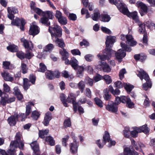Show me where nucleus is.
<instances>
[{
	"mask_svg": "<svg viewBox=\"0 0 155 155\" xmlns=\"http://www.w3.org/2000/svg\"><path fill=\"white\" fill-rule=\"evenodd\" d=\"M21 135L18 132L16 133L15 136V140L11 141L9 149L6 152L4 150L0 149V153L2 155H16L15 149L18 147L22 149L24 145V143L21 140Z\"/></svg>",
	"mask_w": 155,
	"mask_h": 155,
	"instance_id": "f257e3e1",
	"label": "nucleus"
},
{
	"mask_svg": "<svg viewBox=\"0 0 155 155\" xmlns=\"http://www.w3.org/2000/svg\"><path fill=\"white\" fill-rule=\"evenodd\" d=\"M114 54L118 61L121 62L122 59L125 56L126 53L125 51L121 49L118 50L116 53L112 49H109L107 50L105 54L104 53L101 55L100 54H97V56L101 60L104 61L109 60L110 57Z\"/></svg>",
	"mask_w": 155,
	"mask_h": 155,
	"instance_id": "f03ea898",
	"label": "nucleus"
},
{
	"mask_svg": "<svg viewBox=\"0 0 155 155\" xmlns=\"http://www.w3.org/2000/svg\"><path fill=\"white\" fill-rule=\"evenodd\" d=\"M137 76L141 80L144 79L147 82L143 84V88L145 90H147L149 88H151L152 84L150 81V78L148 74L142 69H140L137 70Z\"/></svg>",
	"mask_w": 155,
	"mask_h": 155,
	"instance_id": "7ed1b4c3",
	"label": "nucleus"
},
{
	"mask_svg": "<svg viewBox=\"0 0 155 155\" xmlns=\"http://www.w3.org/2000/svg\"><path fill=\"white\" fill-rule=\"evenodd\" d=\"M49 31L51 34L52 39L61 37L62 35V29L58 25H54L53 27H49Z\"/></svg>",
	"mask_w": 155,
	"mask_h": 155,
	"instance_id": "20e7f679",
	"label": "nucleus"
},
{
	"mask_svg": "<svg viewBox=\"0 0 155 155\" xmlns=\"http://www.w3.org/2000/svg\"><path fill=\"white\" fill-rule=\"evenodd\" d=\"M120 9L121 10L120 12L124 14L127 15L128 17L132 18L137 23L140 21L138 19L137 12L134 11L132 13L129 12L126 5L122 9Z\"/></svg>",
	"mask_w": 155,
	"mask_h": 155,
	"instance_id": "39448f33",
	"label": "nucleus"
},
{
	"mask_svg": "<svg viewBox=\"0 0 155 155\" xmlns=\"http://www.w3.org/2000/svg\"><path fill=\"white\" fill-rule=\"evenodd\" d=\"M34 105V104L31 102H29L27 103L26 107V115L24 114H21L19 115H17L16 116V118H21L22 121L24 120L25 118H26L27 116L29 115L30 114L31 107Z\"/></svg>",
	"mask_w": 155,
	"mask_h": 155,
	"instance_id": "423d86ee",
	"label": "nucleus"
},
{
	"mask_svg": "<svg viewBox=\"0 0 155 155\" xmlns=\"http://www.w3.org/2000/svg\"><path fill=\"white\" fill-rule=\"evenodd\" d=\"M116 40V37L114 36H107L106 39V48L105 50L103 51V54L104 53L105 54L107 53V50L111 49L110 47H111L110 45L113 44L114 42H115Z\"/></svg>",
	"mask_w": 155,
	"mask_h": 155,
	"instance_id": "0eeeda50",
	"label": "nucleus"
},
{
	"mask_svg": "<svg viewBox=\"0 0 155 155\" xmlns=\"http://www.w3.org/2000/svg\"><path fill=\"white\" fill-rule=\"evenodd\" d=\"M1 104L3 105H5L7 103H9L13 102L15 100L14 97L8 98V95L6 93L3 92L2 94Z\"/></svg>",
	"mask_w": 155,
	"mask_h": 155,
	"instance_id": "6e6552de",
	"label": "nucleus"
},
{
	"mask_svg": "<svg viewBox=\"0 0 155 155\" xmlns=\"http://www.w3.org/2000/svg\"><path fill=\"white\" fill-rule=\"evenodd\" d=\"M39 32V28L36 25V22H32L29 31V34L34 36L38 34Z\"/></svg>",
	"mask_w": 155,
	"mask_h": 155,
	"instance_id": "1a4fd4ad",
	"label": "nucleus"
},
{
	"mask_svg": "<svg viewBox=\"0 0 155 155\" xmlns=\"http://www.w3.org/2000/svg\"><path fill=\"white\" fill-rule=\"evenodd\" d=\"M105 108L108 111L115 114H117L118 111L117 106L112 101L109 102L106 105Z\"/></svg>",
	"mask_w": 155,
	"mask_h": 155,
	"instance_id": "9d476101",
	"label": "nucleus"
},
{
	"mask_svg": "<svg viewBox=\"0 0 155 155\" xmlns=\"http://www.w3.org/2000/svg\"><path fill=\"white\" fill-rule=\"evenodd\" d=\"M104 141L103 144H105L107 142L109 143V146L110 147L111 146H114L116 144V142L114 140H112L110 138V136L109 133L107 131L105 132V133L103 136Z\"/></svg>",
	"mask_w": 155,
	"mask_h": 155,
	"instance_id": "9b49d317",
	"label": "nucleus"
},
{
	"mask_svg": "<svg viewBox=\"0 0 155 155\" xmlns=\"http://www.w3.org/2000/svg\"><path fill=\"white\" fill-rule=\"evenodd\" d=\"M8 12V17L10 19L12 20L14 18V14L17 13L18 12L17 9L15 7H8L7 8Z\"/></svg>",
	"mask_w": 155,
	"mask_h": 155,
	"instance_id": "f8f14e48",
	"label": "nucleus"
},
{
	"mask_svg": "<svg viewBox=\"0 0 155 155\" xmlns=\"http://www.w3.org/2000/svg\"><path fill=\"white\" fill-rule=\"evenodd\" d=\"M75 98L74 95L72 93H70L69 94L66 101L68 103H72L73 105V108L75 112L77 111L78 104L75 102Z\"/></svg>",
	"mask_w": 155,
	"mask_h": 155,
	"instance_id": "ddd939ff",
	"label": "nucleus"
},
{
	"mask_svg": "<svg viewBox=\"0 0 155 155\" xmlns=\"http://www.w3.org/2000/svg\"><path fill=\"white\" fill-rule=\"evenodd\" d=\"M21 41L23 43V46L25 49L31 50L33 48V45L31 41H28L24 38L21 39Z\"/></svg>",
	"mask_w": 155,
	"mask_h": 155,
	"instance_id": "4468645a",
	"label": "nucleus"
},
{
	"mask_svg": "<svg viewBox=\"0 0 155 155\" xmlns=\"http://www.w3.org/2000/svg\"><path fill=\"white\" fill-rule=\"evenodd\" d=\"M136 5L138 8H140L143 11V12H141L140 13L142 16L144 15L143 13V12L145 14L147 12L148 8L147 6L142 2L140 1L137 2L136 3Z\"/></svg>",
	"mask_w": 155,
	"mask_h": 155,
	"instance_id": "2eb2a0df",
	"label": "nucleus"
},
{
	"mask_svg": "<svg viewBox=\"0 0 155 155\" xmlns=\"http://www.w3.org/2000/svg\"><path fill=\"white\" fill-rule=\"evenodd\" d=\"M99 64L101 67L100 70L103 71L104 72L107 73H109L111 71V68L106 62L100 61Z\"/></svg>",
	"mask_w": 155,
	"mask_h": 155,
	"instance_id": "dca6fc26",
	"label": "nucleus"
},
{
	"mask_svg": "<svg viewBox=\"0 0 155 155\" xmlns=\"http://www.w3.org/2000/svg\"><path fill=\"white\" fill-rule=\"evenodd\" d=\"M109 2L111 4L115 5L118 10L120 11V9H122L126 5L123 3L121 0H109Z\"/></svg>",
	"mask_w": 155,
	"mask_h": 155,
	"instance_id": "f3484780",
	"label": "nucleus"
},
{
	"mask_svg": "<svg viewBox=\"0 0 155 155\" xmlns=\"http://www.w3.org/2000/svg\"><path fill=\"white\" fill-rule=\"evenodd\" d=\"M126 43L131 46H134L137 44L136 41L134 40L132 35H127L126 36Z\"/></svg>",
	"mask_w": 155,
	"mask_h": 155,
	"instance_id": "a211bd4d",
	"label": "nucleus"
},
{
	"mask_svg": "<svg viewBox=\"0 0 155 155\" xmlns=\"http://www.w3.org/2000/svg\"><path fill=\"white\" fill-rule=\"evenodd\" d=\"M31 146L34 150L33 155H39L38 144L36 141L32 142L30 144Z\"/></svg>",
	"mask_w": 155,
	"mask_h": 155,
	"instance_id": "6ab92c4d",
	"label": "nucleus"
},
{
	"mask_svg": "<svg viewBox=\"0 0 155 155\" xmlns=\"http://www.w3.org/2000/svg\"><path fill=\"white\" fill-rule=\"evenodd\" d=\"M31 146L34 150L33 155H39L38 144L36 141L32 142L30 144Z\"/></svg>",
	"mask_w": 155,
	"mask_h": 155,
	"instance_id": "aec40b11",
	"label": "nucleus"
},
{
	"mask_svg": "<svg viewBox=\"0 0 155 155\" xmlns=\"http://www.w3.org/2000/svg\"><path fill=\"white\" fill-rule=\"evenodd\" d=\"M31 11V12H36L38 15L43 13L42 11L38 8H36L35 2H31L30 4Z\"/></svg>",
	"mask_w": 155,
	"mask_h": 155,
	"instance_id": "412c9836",
	"label": "nucleus"
},
{
	"mask_svg": "<svg viewBox=\"0 0 155 155\" xmlns=\"http://www.w3.org/2000/svg\"><path fill=\"white\" fill-rule=\"evenodd\" d=\"M52 119L51 113L50 112H47L45 115L44 119L43 121V124L45 126H47L50 121Z\"/></svg>",
	"mask_w": 155,
	"mask_h": 155,
	"instance_id": "4be33fe9",
	"label": "nucleus"
},
{
	"mask_svg": "<svg viewBox=\"0 0 155 155\" xmlns=\"http://www.w3.org/2000/svg\"><path fill=\"white\" fill-rule=\"evenodd\" d=\"M1 75L5 81L12 82L14 80V78L12 75L8 72H2Z\"/></svg>",
	"mask_w": 155,
	"mask_h": 155,
	"instance_id": "5701e85b",
	"label": "nucleus"
},
{
	"mask_svg": "<svg viewBox=\"0 0 155 155\" xmlns=\"http://www.w3.org/2000/svg\"><path fill=\"white\" fill-rule=\"evenodd\" d=\"M70 151L74 154L77 152L78 149L77 143L76 140H74L73 143L70 144Z\"/></svg>",
	"mask_w": 155,
	"mask_h": 155,
	"instance_id": "b1692460",
	"label": "nucleus"
},
{
	"mask_svg": "<svg viewBox=\"0 0 155 155\" xmlns=\"http://www.w3.org/2000/svg\"><path fill=\"white\" fill-rule=\"evenodd\" d=\"M53 41L55 42L57 45L59 47L61 48H64L65 46V44L63 40L61 38H58L55 39H52Z\"/></svg>",
	"mask_w": 155,
	"mask_h": 155,
	"instance_id": "393cba45",
	"label": "nucleus"
},
{
	"mask_svg": "<svg viewBox=\"0 0 155 155\" xmlns=\"http://www.w3.org/2000/svg\"><path fill=\"white\" fill-rule=\"evenodd\" d=\"M137 130L139 131L140 133L143 132L146 134H148L150 131V129L147 127V125H144L138 127Z\"/></svg>",
	"mask_w": 155,
	"mask_h": 155,
	"instance_id": "a878e982",
	"label": "nucleus"
},
{
	"mask_svg": "<svg viewBox=\"0 0 155 155\" xmlns=\"http://www.w3.org/2000/svg\"><path fill=\"white\" fill-rule=\"evenodd\" d=\"M15 116H12L9 117L8 119V122L10 126L15 125L16 123L17 115H15Z\"/></svg>",
	"mask_w": 155,
	"mask_h": 155,
	"instance_id": "bb28decb",
	"label": "nucleus"
},
{
	"mask_svg": "<svg viewBox=\"0 0 155 155\" xmlns=\"http://www.w3.org/2000/svg\"><path fill=\"white\" fill-rule=\"evenodd\" d=\"M134 58L136 60H139L141 61H143L145 60L146 58V55L143 54H135L134 56Z\"/></svg>",
	"mask_w": 155,
	"mask_h": 155,
	"instance_id": "cd10ccee",
	"label": "nucleus"
},
{
	"mask_svg": "<svg viewBox=\"0 0 155 155\" xmlns=\"http://www.w3.org/2000/svg\"><path fill=\"white\" fill-rule=\"evenodd\" d=\"M85 84L84 81L81 80L77 84V88L80 90L81 93H83L85 88Z\"/></svg>",
	"mask_w": 155,
	"mask_h": 155,
	"instance_id": "c85d7f7f",
	"label": "nucleus"
},
{
	"mask_svg": "<svg viewBox=\"0 0 155 155\" xmlns=\"http://www.w3.org/2000/svg\"><path fill=\"white\" fill-rule=\"evenodd\" d=\"M77 69V74L78 77L81 78L83 76L84 67L82 66H78L76 69Z\"/></svg>",
	"mask_w": 155,
	"mask_h": 155,
	"instance_id": "c756f323",
	"label": "nucleus"
},
{
	"mask_svg": "<svg viewBox=\"0 0 155 155\" xmlns=\"http://www.w3.org/2000/svg\"><path fill=\"white\" fill-rule=\"evenodd\" d=\"M103 96L106 101H109L110 99L111 95L109 94L108 89L107 88H105L104 90Z\"/></svg>",
	"mask_w": 155,
	"mask_h": 155,
	"instance_id": "7c9ffc66",
	"label": "nucleus"
},
{
	"mask_svg": "<svg viewBox=\"0 0 155 155\" xmlns=\"http://www.w3.org/2000/svg\"><path fill=\"white\" fill-rule=\"evenodd\" d=\"M42 14H39V15L42 16H45L47 15L48 18L51 19H52L54 18L53 12L51 11H47L45 12L42 11Z\"/></svg>",
	"mask_w": 155,
	"mask_h": 155,
	"instance_id": "2f4dec72",
	"label": "nucleus"
},
{
	"mask_svg": "<svg viewBox=\"0 0 155 155\" xmlns=\"http://www.w3.org/2000/svg\"><path fill=\"white\" fill-rule=\"evenodd\" d=\"M3 67L4 69H12L14 68V65L11 64L9 61H5L3 62Z\"/></svg>",
	"mask_w": 155,
	"mask_h": 155,
	"instance_id": "473e14b6",
	"label": "nucleus"
},
{
	"mask_svg": "<svg viewBox=\"0 0 155 155\" xmlns=\"http://www.w3.org/2000/svg\"><path fill=\"white\" fill-rule=\"evenodd\" d=\"M54 46L52 44L49 43L45 46L44 49V51L51 52L54 49Z\"/></svg>",
	"mask_w": 155,
	"mask_h": 155,
	"instance_id": "72a5a7b5",
	"label": "nucleus"
},
{
	"mask_svg": "<svg viewBox=\"0 0 155 155\" xmlns=\"http://www.w3.org/2000/svg\"><path fill=\"white\" fill-rule=\"evenodd\" d=\"M71 65L74 69H76L78 66V61L74 57H72L71 60Z\"/></svg>",
	"mask_w": 155,
	"mask_h": 155,
	"instance_id": "f704fd0d",
	"label": "nucleus"
},
{
	"mask_svg": "<svg viewBox=\"0 0 155 155\" xmlns=\"http://www.w3.org/2000/svg\"><path fill=\"white\" fill-rule=\"evenodd\" d=\"M49 132L48 129L39 130V136L40 137L43 138L48 135Z\"/></svg>",
	"mask_w": 155,
	"mask_h": 155,
	"instance_id": "c9c22d12",
	"label": "nucleus"
},
{
	"mask_svg": "<svg viewBox=\"0 0 155 155\" xmlns=\"http://www.w3.org/2000/svg\"><path fill=\"white\" fill-rule=\"evenodd\" d=\"M7 49L11 52H15L18 50V47L17 46L12 45L8 46L7 48Z\"/></svg>",
	"mask_w": 155,
	"mask_h": 155,
	"instance_id": "e433bc0d",
	"label": "nucleus"
},
{
	"mask_svg": "<svg viewBox=\"0 0 155 155\" xmlns=\"http://www.w3.org/2000/svg\"><path fill=\"white\" fill-rule=\"evenodd\" d=\"M138 127H133V130L130 131V135L134 137L135 138L137 137L138 133H139V131L137 130Z\"/></svg>",
	"mask_w": 155,
	"mask_h": 155,
	"instance_id": "4c0bfd02",
	"label": "nucleus"
},
{
	"mask_svg": "<svg viewBox=\"0 0 155 155\" xmlns=\"http://www.w3.org/2000/svg\"><path fill=\"white\" fill-rule=\"evenodd\" d=\"M110 17L107 14H103L101 16V21L104 22H108L110 19Z\"/></svg>",
	"mask_w": 155,
	"mask_h": 155,
	"instance_id": "58836bf2",
	"label": "nucleus"
},
{
	"mask_svg": "<svg viewBox=\"0 0 155 155\" xmlns=\"http://www.w3.org/2000/svg\"><path fill=\"white\" fill-rule=\"evenodd\" d=\"M107 84H109L112 81L111 77L108 75H105L103 76V78Z\"/></svg>",
	"mask_w": 155,
	"mask_h": 155,
	"instance_id": "ea45409f",
	"label": "nucleus"
},
{
	"mask_svg": "<svg viewBox=\"0 0 155 155\" xmlns=\"http://www.w3.org/2000/svg\"><path fill=\"white\" fill-rule=\"evenodd\" d=\"M123 135L124 137L127 138H129L130 135V131L129 127H125L123 130Z\"/></svg>",
	"mask_w": 155,
	"mask_h": 155,
	"instance_id": "a19ab883",
	"label": "nucleus"
},
{
	"mask_svg": "<svg viewBox=\"0 0 155 155\" xmlns=\"http://www.w3.org/2000/svg\"><path fill=\"white\" fill-rule=\"evenodd\" d=\"M24 88L25 90H27L30 86V81L27 78H24Z\"/></svg>",
	"mask_w": 155,
	"mask_h": 155,
	"instance_id": "79ce46f5",
	"label": "nucleus"
},
{
	"mask_svg": "<svg viewBox=\"0 0 155 155\" xmlns=\"http://www.w3.org/2000/svg\"><path fill=\"white\" fill-rule=\"evenodd\" d=\"M46 141L48 142L50 145L53 146L55 145V141L53 137L51 136H48L46 137Z\"/></svg>",
	"mask_w": 155,
	"mask_h": 155,
	"instance_id": "37998d69",
	"label": "nucleus"
},
{
	"mask_svg": "<svg viewBox=\"0 0 155 155\" xmlns=\"http://www.w3.org/2000/svg\"><path fill=\"white\" fill-rule=\"evenodd\" d=\"M137 23L139 26V32L141 34L145 33V28L144 25L141 23L140 21Z\"/></svg>",
	"mask_w": 155,
	"mask_h": 155,
	"instance_id": "c03bdc74",
	"label": "nucleus"
},
{
	"mask_svg": "<svg viewBox=\"0 0 155 155\" xmlns=\"http://www.w3.org/2000/svg\"><path fill=\"white\" fill-rule=\"evenodd\" d=\"M59 53L62 55V58L64 57H68L69 56V53L64 48L60 50Z\"/></svg>",
	"mask_w": 155,
	"mask_h": 155,
	"instance_id": "a18cd8bd",
	"label": "nucleus"
},
{
	"mask_svg": "<svg viewBox=\"0 0 155 155\" xmlns=\"http://www.w3.org/2000/svg\"><path fill=\"white\" fill-rule=\"evenodd\" d=\"M124 87L125 89L128 92H130L134 87L133 86L129 83H124Z\"/></svg>",
	"mask_w": 155,
	"mask_h": 155,
	"instance_id": "49530a36",
	"label": "nucleus"
},
{
	"mask_svg": "<svg viewBox=\"0 0 155 155\" xmlns=\"http://www.w3.org/2000/svg\"><path fill=\"white\" fill-rule=\"evenodd\" d=\"M45 74L46 78L49 79L51 80L54 78L53 73L50 71H48Z\"/></svg>",
	"mask_w": 155,
	"mask_h": 155,
	"instance_id": "de8ad7c7",
	"label": "nucleus"
},
{
	"mask_svg": "<svg viewBox=\"0 0 155 155\" xmlns=\"http://www.w3.org/2000/svg\"><path fill=\"white\" fill-rule=\"evenodd\" d=\"M144 25H146L149 28L151 29L152 28L154 27L155 28V24L150 21H147L143 24Z\"/></svg>",
	"mask_w": 155,
	"mask_h": 155,
	"instance_id": "09e8293b",
	"label": "nucleus"
},
{
	"mask_svg": "<svg viewBox=\"0 0 155 155\" xmlns=\"http://www.w3.org/2000/svg\"><path fill=\"white\" fill-rule=\"evenodd\" d=\"M47 69L46 67L43 63H41L39 64V68L38 71L41 72H44Z\"/></svg>",
	"mask_w": 155,
	"mask_h": 155,
	"instance_id": "8fccbe9b",
	"label": "nucleus"
},
{
	"mask_svg": "<svg viewBox=\"0 0 155 155\" xmlns=\"http://www.w3.org/2000/svg\"><path fill=\"white\" fill-rule=\"evenodd\" d=\"M40 114L39 112L35 110L32 113L31 117L34 120H37L39 117Z\"/></svg>",
	"mask_w": 155,
	"mask_h": 155,
	"instance_id": "3c124183",
	"label": "nucleus"
},
{
	"mask_svg": "<svg viewBox=\"0 0 155 155\" xmlns=\"http://www.w3.org/2000/svg\"><path fill=\"white\" fill-rule=\"evenodd\" d=\"M132 150L129 147H126L124 150V155L120 154L118 155H132Z\"/></svg>",
	"mask_w": 155,
	"mask_h": 155,
	"instance_id": "603ef678",
	"label": "nucleus"
},
{
	"mask_svg": "<svg viewBox=\"0 0 155 155\" xmlns=\"http://www.w3.org/2000/svg\"><path fill=\"white\" fill-rule=\"evenodd\" d=\"M40 20V22L42 24H45L47 25H49L50 24V22L48 21V18L45 17V16H43Z\"/></svg>",
	"mask_w": 155,
	"mask_h": 155,
	"instance_id": "864d4df0",
	"label": "nucleus"
},
{
	"mask_svg": "<svg viewBox=\"0 0 155 155\" xmlns=\"http://www.w3.org/2000/svg\"><path fill=\"white\" fill-rule=\"evenodd\" d=\"M100 17V14L98 11L95 12L92 15L91 18L92 19L95 21H97L99 18Z\"/></svg>",
	"mask_w": 155,
	"mask_h": 155,
	"instance_id": "5fc2aeb1",
	"label": "nucleus"
},
{
	"mask_svg": "<svg viewBox=\"0 0 155 155\" xmlns=\"http://www.w3.org/2000/svg\"><path fill=\"white\" fill-rule=\"evenodd\" d=\"M59 22L61 24L65 25L67 23V20L66 18L62 16L58 19Z\"/></svg>",
	"mask_w": 155,
	"mask_h": 155,
	"instance_id": "6e6d98bb",
	"label": "nucleus"
},
{
	"mask_svg": "<svg viewBox=\"0 0 155 155\" xmlns=\"http://www.w3.org/2000/svg\"><path fill=\"white\" fill-rule=\"evenodd\" d=\"M64 125L65 128L70 127L71 126L70 119L69 118L66 119L64 122Z\"/></svg>",
	"mask_w": 155,
	"mask_h": 155,
	"instance_id": "4d7b16f0",
	"label": "nucleus"
},
{
	"mask_svg": "<svg viewBox=\"0 0 155 155\" xmlns=\"http://www.w3.org/2000/svg\"><path fill=\"white\" fill-rule=\"evenodd\" d=\"M94 80L95 82H97L103 78V76L100 74H97L94 77Z\"/></svg>",
	"mask_w": 155,
	"mask_h": 155,
	"instance_id": "13d9d810",
	"label": "nucleus"
},
{
	"mask_svg": "<svg viewBox=\"0 0 155 155\" xmlns=\"http://www.w3.org/2000/svg\"><path fill=\"white\" fill-rule=\"evenodd\" d=\"M85 81L87 84H88L89 86L93 85L94 81L92 79L89 77H87L85 78Z\"/></svg>",
	"mask_w": 155,
	"mask_h": 155,
	"instance_id": "bf43d9fd",
	"label": "nucleus"
},
{
	"mask_svg": "<svg viewBox=\"0 0 155 155\" xmlns=\"http://www.w3.org/2000/svg\"><path fill=\"white\" fill-rule=\"evenodd\" d=\"M60 97L61 100L62 101L65 107L68 106L67 104L65 101L66 96L64 94H61L60 96Z\"/></svg>",
	"mask_w": 155,
	"mask_h": 155,
	"instance_id": "052dcab7",
	"label": "nucleus"
},
{
	"mask_svg": "<svg viewBox=\"0 0 155 155\" xmlns=\"http://www.w3.org/2000/svg\"><path fill=\"white\" fill-rule=\"evenodd\" d=\"M94 100L96 104L99 107L101 108L103 107V103L102 101L98 98H95L94 99Z\"/></svg>",
	"mask_w": 155,
	"mask_h": 155,
	"instance_id": "680f3d73",
	"label": "nucleus"
},
{
	"mask_svg": "<svg viewBox=\"0 0 155 155\" xmlns=\"http://www.w3.org/2000/svg\"><path fill=\"white\" fill-rule=\"evenodd\" d=\"M3 90L5 92L7 93H11V90L9 86L6 83H4L3 84Z\"/></svg>",
	"mask_w": 155,
	"mask_h": 155,
	"instance_id": "e2e57ef3",
	"label": "nucleus"
},
{
	"mask_svg": "<svg viewBox=\"0 0 155 155\" xmlns=\"http://www.w3.org/2000/svg\"><path fill=\"white\" fill-rule=\"evenodd\" d=\"M21 69L22 71V73L23 74H25L27 73L28 68L25 64L24 63H21Z\"/></svg>",
	"mask_w": 155,
	"mask_h": 155,
	"instance_id": "0e129e2a",
	"label": "nucleus"
},
{
	"mask_svg": "<svg viewBox=\"0 0 155 155\" xmlns=\"http://www.w3.org/2000/svg\"><path fill=\"white\" fill-rule=\"evenodd\" d=\"M120 45L122 48H124L125 50L127 51L130 52L132 50L131 48L127 46V45H125L124 43L121 42L120 43Z\"/></svg>",
	"mask_w": 155,
	"mask_h": 155,
	"instance_id": "69168bd1",
	"label": "nucleus"
},
{
	"mask_svg": "<svg viewBox=\"0 0 155 155\" xmlns=\"http://www.w3.org/2000/svg\"><path fill=\"white\" fill-rule=\"evenodd\" d=\"M68 16L70 20L73 21L76 20L77 19L76 15L74 13H69Z\"/></svg>",
	"mask_w": 155,
	"mask_h": 155,
	"instance_id": "338daca9",
	"label": "nucleus"
},
{
	"mask_svg": "<svg viewBox=\"0 0 155 155\" xmlns=\"http://www.w3.org/2000/svg\"><path fill=\"white\" fill-rule=\"evenodd\" d=\"M130 99V97L128 96H121V102L124 104L126 103Z\"/></svg>",
	"mask_w": 155,
	"mask_h": 155,
	"instance_id": "774afa93",
	"label": "nucleus"
}]
</instances>
